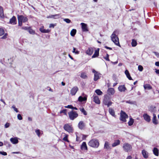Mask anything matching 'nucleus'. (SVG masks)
<instances>
[{"mask_svg": "<svg viewBox=\"0 0 159 159\" xmlns=\"http://www.w3.org/2000/svg\"><path fill=\"white\" fill-rule=\"evenodd\" d=\"M93 101L96 103L99 104L100 103V101L98 98V97L97 96H95L94 97Z\"/></svg>", "mask_w": 159, "mask_h": 159, "instance_id": "4be33fe9", "label": "nucleus"}, {"mask_svg": "<svg viewBox=\"0 0 159 159\" xmlns=\"http://www.w3.org/2000/svg\"><path fill=\"white\" fill-rule=\"evenodd\" d=\"M72 106L71 105H68L67 106H65V108H68L71 109V107H72Z\"/></svg>", "mask_w": 159, "mask_h": 159, "instance_id": "0e129e2a", "label": "nucleus"}, {"mask_svg": "<svg viewBox=\"0 0 159 159\" xmlns=\"http://www.w3.org/2000/svg\"><path fill=\"white\" fill-rule=\"evenodd\" d=\"M66 109H63L62 110H61L60 111V113H64L65 114H66Z\"/></svg>", "mask_w": 159, "mask_h": 159, "instance_id": "864d4df0", "label": "nucleus"}, {"mask_svg": "<svg viewBox=\"0 0 159 159\" xmlns=\"http://www.w3.org/2000/svg\"><path fill=\"white\" fill-rule=\"evenodd\" d=\"M17 118L20 120H22V117L20 114H18L17 116Z\"/></svg>", "mask_w": 159, "mask_h": 159, "instance_id": "3c124183", "label": "nucleus"}, {"mask_svg": "<svg viewBox=\"0 0 159 159\" xmlns=\"http://www.w3.org/2000/svg\"><path fill=\"white\" fill-rule=\"evenodd\" d=\"M10 141L13 144H17L19 142L18 138L16 137L11 138L10 139Z\"/></svg>", "mask_w": 159, "mask_h": 159, "instance_id": "9d476101", "label": "nucleus"}, {"mask_svg": "<svg viewBox=\"0 0 159 159\" xmlns=\"http://www.w3.org/2000/svg\"><path fill=\"white\" fill-rule=\"evenodd\" d=\"M0 17L1 18H4L3 8L0 6Z\"/></svg>", "mask_w": 159, "mask_h": 159, "instance_id": "aec40b11", "label": "nucleus"}, {"mask_svg": "<svg viewBox=\"0 0 159 159\" xmlns=\"http://www.w3.org/2000/svg\"><path fill=\"white\" fill-rule=\"evenodd\" d=\"M126 102L131 104H134L135 103V102L131 101L130 100H128L126 101Z\"/></svg>", "mask_w": 159, "mask_h": 159, "instance_id": "c03bdc74", "label": "nucleus"}, {"mask_svg": "<svg viewBox=\"0 0 159 159\" xmlns=\"http://www.w3.org/2000/svg\"><path fill=\"white\" fill-rule=\"evenodd\" d=\"M35 133H36L37 135L39 136H40V130L39 129H37L35 131Z\"/></svg>", "mask_w": 159, "mask_h": 159, "instance_id": "8fccbe9b", "label": "nucleus"}, {"mask_svg": "<svg viewBox=\"0 0 159 159\" xmlns=\"http://www.w3.org/2000/svg\"><path fill=\"white\" fill-rule=\"evenodd\" d=\"M76 32V29H73L70 32V35L73 37H74L75 34Z\"/></svg>", "mask_w": 159, "mask_h": 159, "instance_id": "2f4dec72", "label": "nucleus"}, {"mask_svg": "<svg viewBox=\"0 0 159 159\" xmlns=\"http://www.w3.org/2000/svg\"><path fill=\"white\" fill-rule=\"evenodd\" d=\"M12 108L14 109L15 111L16 112H19L18 110L17 109L16 107L14 105H13L12 106Z\"/></svg>", "mask_w": 159, "mask_h": 159, "instance_id": "de8ad7c7", "label": "nucleus"}, {"mask_svg": "<svg viewBox=\"0 0 159 159\" xmlns=\"http://www.w3.org/2000/svg\"><path fill=\"white\" fill-rule=\"evenodd\" d=\"M125 74L126 75L127 78L130 80H132V79L131 77L130 74L129 73L128 70H126L125 71Z\"/></svg>", "mask_w": 159, "mask_h": 159, "instance_id": "5701e85b", "label": "nucleus"}, {"mask_svg": "<svg viewBox=\"0 0 159 159\" xmlns=\"http://www.w3.org/2000/svg\"><path fill=\"white\" fill-rule=\"evenodd\" d=\"M85 125L83 121H80L78 125L79 128L81 129H83L85 127Z\"/></svg>", "mask_w": 159, "mask_h": 159, "instance_id": "f8f14e48", "label": "nucleus"}, {"mask_svg": "<svg viewBox=\"0 0 159 159\" xmlns=\"http://www.w3.org/2000/svg\"><path fill=\"white\" fill-rule=\"evenodd\" d=\"M149 110L151 112H155L156 111L155 106H151L149 108Z\"/></svg>", "mask_w": 159, "mask_h": 159, "instance_id": "7c9ffc66", "label": "nucleus"}, {"mask_svg": "<svg viewBox=\"0 0 159 159\" xmlns=\"http://www.w3.org/2000/svg\"><path fill=\"white\" fill-rule=\"evenodd\" d=\"M134 122V120L133 119L131 118H130V119L129 121L128 122V123L129 125V126L132 125L133 124Z\"/></svg>", "mask_w": 159, "mask_h": 159, "instance_id": "e433bc0d", "label": "nucleus"}, {"mask_svg": "<svg viewBox=\"0 0 159 159\" xmlns=\"http://www.w3.org/2000/svg\"><path fill=\"white\" fill-rule=\"evenodd\" d=\"M142 154L144 158H147L148 157V152L145 150H142Z\"/></svg>", "mask_w": 159, "mask_h": 159, "instance_id": "393cba45", "label": "nucleus"}, {"mask_svg": "<svg viewBox=\"0 0 159 159\" xmlns=\"http://www.w3.org/2000/svg\"><path fill=\"white\" fill-rule=\"evenodd\" d=\"M0 154L3 155L4 156H6L7 155V153L4 151H0Z\"/></svg>", "mask_w": 159, "mask_h": 159, "instance_id": "5fc2aeb1", "label": "nucleus"}, {"mask_svg": "<svg viewBox=\"0 0 159 159\" xmlns=\"http://www.w3.org/2000/svg\"><path fill=\"white\" fill-rule=\"evenodd\" d=\"M30 28V27H22V29L25 30H27L28 31V30H29Z\"/></svg>", "mask_w": 159, "mask_h": 159, "instance_id": "052dcab7", "label": "nucleus"}, {"mask_svg": "<svg viewBox=\"0 0 159 159\" xmlns=\"http://www.w3.org/2000/svg\"><path fill=\"white\" fill-rule=\"evenodd\" d=\"M123 148L124 150L126 152L130 151L132 148L131 145L127 143H124Z\"/></svg>", "mask_w": 159, "mask_h": 159, "instance_id": "423d86ee", "label": "nucleus"}, {"mask_svg": "<svg viewBox=\"0 0 159 159\" xmlns=\"http://www.w3.org/2000/svg\"><path fill=\"white\" fill-rule=\"evenodd\" d=\"M153 52L155 54L156 56L159 57V53L158 52Z\"/></svg>", "mask_w": 159, "mask_h": 159, "instance_id": "e2e57ef3", "label": "nucleus"}, {"mask_svg": "<svg viewBox=\"0 0 159 159\" xmlns=\"http://www.w3.org/2000/svg\"><path fill=\"white\" fill-rule=\"evenodd\" d=\"M7 33H5L4 34V35L1 37V39H6L7 37Z\"/></svg>", "mask_w": 159, "mask_h": 159, "instance_id": "6e6d98bb", "label": "nucleus"}, {"mask_svg": "<svg viewBox=\"0 0 159 159\" xmlns=\"http://www.w3.org/2000/svg\"><path fill=\"white\" fill-rule=\"evenodd\" d=\"M153 154L156 156H158L159 155V150L156 148H153Z\"/></svg>", "mask_w": 159, "mask_h": 159, "instance_id": "b1692460", "label": "nucleus"}, {"mask_svg": "<svg viewBox=\"0 0 159 159\" xmlns=\"http://www.w3.org/2000/svg\"><path fill=\"white\" fill-rule=\"evenodd\" d=\"M104 148H106V149H108L110 148V147L109 146V144L107 141H106L105 142L104 146Z\"/></svg>", "mask_w": 159, "mask_h": 159, "instance_id": "72a5a7b5", "label": "nucleus"}, {"mask_svg": "<svg viewBox=\"0 0 159 159\" xmlns=\"http://www.w3.org/2000/svg\"><path fill=\"white\" fill-rule=\"evenodd\" d=\"M10 126V124L9 123H7L5 125V128H8Z\"/></svg>", "mask_w": 159, "mask_h": 159, "instance_id": "680f3d73", "label": "nucleus"}, {"mask_svg": "<svg viewBox=\"0 0 159 159\" xmlns=\"http://www.w3.org/2000/svg\"><path fill=\"white\" fill-rule=\"evenodd\" d=\"M128 116L122 111H121L120 114V120L124 122L126 121V118H128Z\"/></svg>", "mask_w": 159, "mask_h": 159, "instance_id": "39448f33", "label": "nucleus"}, {"mask_svg": "<svg viewBox=\"0 0 159 159\" xmlns=\"http://www.w3.org/2000/svg\"><path fill=\"white\" fill-rule=\"evenodd\" d=\"M144 88L145 89H148V90H150L152 89V87L150 86V85L146 84L144 85L143 86Z\"/></svg>", "mask_w": 159, "mask_h": 159, "instance_id": "c756f323", "label": "nucleus"}, {"mask_svg": "<svg viewBox=\"0 0 159 159\" xmlns=\"http://www.w3.org/2000/svg\"><path fill=\"white\" fill-rule=\"evenodd\" d=\"M56 25L53 24H50L49 26V27L50 28H54V26Z\"/></svg>", "mask_w": 159, "mask_h": 159, "instance_id": "13d9d810", "label": "nucleus"}, {"mask_svg": "<svg viewBox=\"0 0 159 159\" xmlns=\"http://www.w3.org/2000/svg\"><path fill=\"white\" fill-rule=\"evenodd\" d=\"M4 30L3 29L0 28V36L3 35L4 34Z\"/></svg>", "mask_w": 159, "mask_h": 159, "instance_id": "37998d69", "label": "nucleus"}, {"mask_svg": "<svg viewBox=\"0 0 159 159\" xmlns=\"http://www.w3.org/2000/svg\"><path fill=\"white\" fill-rule=\"evenodd\" d=\"M112 103V102H111L110 101H109L106 105H107V107H108L110 106L111 105Z\"/></svg>", "mask_w": 159, "mask_h": 159, "instance_id": "bf43d9fd", "label": "nucleus"}, {"mask_svg": "<svg viewBox=\"0 0 159 159\" xmlns=\"http://www.w3.org/2000/svg\"><path fill=\"white\" fill-rule=\"evenodd\" d=\"M137 45V42L136 40L135 39H133L132 40L131 42V45L133 47H134L136 46Z\"/></svg>", "mask_w": 159, "mask_h": 159, "instance_id": "473e14b6", "label": "nucleus"}, {"mask_svg": "<svg viewBox=\"0 0 159 159\" xmlns=\"http://www.w3.org/2000/svg\"><path fill=\"white\" fill-rule=\"evenodd\" d=\"M101 74L99 73L98 72V73H96L94 74V80L95 81H97L100 78V77H101Z\"/></svg>", "mask_w": 159, "mask_h": 159, "instance_id": "2eb2a0df", "label": "nucleus"}, {"mask_svg": "<svg viewBox=\"0 0 159 159\" xmlns=\"http://www.w3.org/2000/svg\"><path fill=\"white\" fill-rule=\"evenodd\" d=\"M78 90V88L77 87H74L70 90V94L72 95H75Z\"/></svg>", "mask_w": 159, "mask_h": 159, "instance_id": "1a4fd4ad", "label": "nucleus"}, {"mask_svg": "<svg viewBox=\"0 0 159 159\" xmlns=\"http://www.w3.org/2000/svg\"><path fill=\"white\" fill-rule=\"evenodd\" d=\"M28 18L26 17H24L22 22H25L28 20Z\"/></svg>", "mask_w": 159, "mask_h": 159, "instance_id": "4d7b16f0", "label": "nucleus"}, {"mask_svg": "<svg viewBox=\"0 0 159 159\" xmlns=\"http://www.w3.org/2000/svg\"><path fill=\"white\" fill-rule=\"evenodd\" d=\"M93 52V49L92 48H89L86 51V53L89 55L92 54Z\"/></svg>", "mask_w": 159, "mask_h": 159, "instance_id": "ddd939ff", "label": "nucleus"}, {"mask_svg": "<svg viewBox=\"0 0 159 159\" xmlns=\"http://www.w3.org/2000/svg\"><path fill=\"white\" fill-rule=\"evenodd\" d=\"M88 145L90 147L97 148L99 146V143L97 139H92L89 142Z\"/></svg>", "mask_w": 159, "mask_h": 159, "instance_id": "f03ea898", "label": "nucleus"}, {"mask_svg": "<svg viewBox=\"0 0 159 159\" xmlns=\"http://www.w3.org/2000/svg\"><path fill=\"white\" fill-rule=\"evenodd\" d=\"M22 21H18V24L19 25L21 26L22 25Z\"/></svg>", "mask_w": 159, "mask_h": 159, "instance_id": "774afa93", "label": "nucleus"}, {"mask_svg": "<svg viewBox=\"0 0 159 159\" xmlns=\"http://www.w3.org/2000/svg\"><path fill=\"white\" fill-rule=\"evenodd\" d=\"M68 115L70 119L71 120H74L78 116V115L77 112L73 110L68 112Z\"/></svg>", "mask_w": 159, "mask_h": 159, "instance_id": "7ed1b4c3", "label": "nucleus"}, {"mask_svg": "<svg viewBox=\"0 0 159 159\" xmlns=\"http://www.w3.org/2000/svg\"><path fill=\"white\" fill-rule=\"evenodd\" d=\"M155 65L156 66H159V61H157L155 63Z\"/></svg>", "mask_w": 159, "mask_h": 159, "instance_id": "338daca9", "label": "nucleus"}, {"mask_svg": "<svg viewBox=\"0 0 159 159\" xmlns=\"http://www.w3.org/2000/svg\"><path fill=\"white\" fill-rule=\"evenodd\" d=\"M152 122L155 125H157L158 124V122H157V120L156 119V115L155 114H153Z\"/></svg>", "mask_w": 159, "mask_h": 159, "instance_id": "a878e982", "label": "nucleus"}, {"mask_svg": "<svg viewBox=\"0 0 159 159\" xmlns=\"http://www.w3.org/2000/svg\"><path fill=\"white\" fill-rule=\"evenodd\" d=\"M109 101L107 100V98H105L103 101V103L106 105Z\"/></svg>", "mask_w": 159, "mask_h": 159, "instance_id": "a18cd8bd", "label": "nucleus"}, {"mask_svg": "<svg viewBox=\"0 0 159 159\" xmlns=\"http://www.w3.org/2000/svg\"><path fill=\"white\" fill-rule=\"evenodd\" d=\"M9 23L12 25H16V18L15 16H13L10 19Z\"/></svg>", "mask_w": 159, "mask_h": 159, "instance_id": "4468645a", "label": "nucleus"}, {"mask_svg": "<svg viewBox=\"0 0 159 159\" xmlns=\"http://www.w3.org/2000/svg\"><path fill=\"white\" fill-rule=\"evenodd\" d=\"M80 77L83 79H86L87 78L86 73H82L81 74Z\"/></svg>", "mask_w": 159, "mask_h": 159, "instance_id": "4c0bfd02", "label": "nucleus"}, {"mask_svg": "<svg viewBox=\"0 0 159 159\" xmlns=\"http://www.w3.org/2000/svg\"><path fill=\"white\" fill-rule=\"evenodd\" d=\"M61 17V14H56L55 15H51L47 17L48 18H52L54 19H58Z\"/></svg>", "mask_w": 159, "mask_h": 159, "instance_id": "9b49d317", "label": "nucleus"}, {"mask_svg": "<svg viewBox=\"0 0 159 159\" xmlns=\"http://www.w3.org/2000/svg\"><path fill=\"white\" fill-rule=\"evenodd\" d=\"M107 93L109 95H113L115 93L114 89L112 88L108 89L107 90Z\"/></svg>", "mask_w": 159, "mask_h": 159, "instance_id": "6ab92c4d", "label": "nucleus"}, {"mask_svg": "<svg viewBox=\"0 0 159 159\" xmlns=\"http://www.w3.org/2000/svg\"><path fill=\"white\" fill-rule=\"evenodd\" d=\"M87 97H82L81 96H80L78 99V100L80 102L85 101L87 100Z\"/></svg>", "mask_w": 159, "mask_h": 159, "instance_id": "bb28decb", "label": "nucleus"}, {"mask_svg": "<svg viewBox=\"0 0 159 159\" xmlns=\"http://www.w3.org/2000/svg\"><path fill=\"white\" fill-rule=\"evenodd\" d=\"M80 111L83 113V114L84 115H87V113L86 111L84 109V108H80Z\"/></svg>", "mask_w": 159, "mask_h": 159, "instance_id": "a19ab883", "label": "nucleus"}, {"mask_svg": "<svg viewBox=\"0 0 159 159\" xmlns=\"http://www.w3.org/2000/svg\"><path fill=\"white\" fill-rule=\"evenodd\" d=\"M119 31L117 30L114 31L111 36V40L116 45L120 47L119 42V38L117 34H118Z\"/></svg>", "mask_w": 159, "mask_h": 159, "instance_id": "f257e3e1", "label": "nucleus"}, {"mask_svg": "<svg viewBox=\"0 0 159 159\" xmlns=\"http://www.w3.org/2000/svg\"><path fill=\"white\" fill-rule=\"evenodd\" d=\"M118 89L120 92H124L126 90V87L124 85L119 86L118 88Z\"/></svg>", "mask_w": 159, "mask_h": 159, "instance_id": "dca6fc26", "label": "nucleus"}, {"mask_svg": "<svg viewBox=\"0 0 159 159\" xmlns=\"http://www.w3.org/2000/svg\"><path fill=\"white\" fill-rule=\"evenodd\" d=\"M105 48L107 49H108L110 50H112V48H110V47H108L107 46H105Z\"/></svg>", "mask_w": 159, "mask_h": 159, "instance_id": "69168bd1", "label": "nucleus"}, {"mask_svg": "<svg viewBox=\"0 0 159 159\" xmlns=\"http://www.w3.org/2000/svg\"><path fill=\"white\" fill-rule=\"evenodd\" d=\"M95 92L99 95H101L102 94V92L99 89H96L95 91Z\"/></svg>", "mask_w": 159, "mask_h": 159, "instance_id": "f704fd0d", "label": "nucleus"}, {"mask_svg": "<svg viewBox=\"0 0 159 159\" xmlns=\"http://www.w3.org/2000/svg\"><path fill=\"white\" fill-rule=\"evenodd\" d=\"M81 150H88L87 147L85 142H83L81 146Z\"/></svg>", "mask_w": 159, "mask_h": 159, "instance_id": "f3484780", "label": "nucleus"}, {"mask_svg": "<svg viewBox=\"0 0 159 159\" xmlns=\"http://www.w3.org/2000/svg\"><path fill=\"white\" fill-rule=\"evenodd\" d=\"M63 20L67 23H70L71 22V20L69 19H64Z\"/></svg>", "mask_w": 159, "mask_h": 159, "instance_id": "49530a36", "label": "nucleus"}, {"mask_svg": "<svg viewBox=\"0 0 159 159\" xmlns=\"http://www.w3.org/2000/svg\"><path fill=\"white\" fill-rule=\"evenodd\" d=\"M120 141L119 140H116L112 144V146L115 147L119 145L120 143Z\"/></svg>", "mask_w": 159, "mask_h": 159, "instance_id": "c85d7f7f", "label": "nucleus"}, {"mask_svg": "<svg viewBox=\"0 0 159 159\" xmlns=\"http://www.w3.org/2000/svg\"><path fill=\"white\" fill-rule=\"evenodd\" d=\"M39 30L42 33H48L50 31V30L49 29L46 30L43 28V27L39 29Z\"/></svg>", "mask_w": 159, "mask_h": 159, "instance_id": "412c9836", "label": "nucleus"}, {"mask_svg": "<svg viewBox=\"0 0 159 159\" xmlns=\"http://www.w3.org/2000/svg\"><path fill=\"white\" fill-rule=\"evenodd\" d=\"M24 17L22 15H18V21H22Z\"/></svg>", "mask_w": 159, "mask_h": 159, "instance_id": "c9c22d12", "label": "nucleus"}, {"mask_svg": "<svg viewBox=\"0 0 159 159\" xmlns=\"http://www.w3.org/2000/svg\"><path fill=\"white\" fill-rule=\"evenodd\" d=\"M28 31H29V33L31 34H35V31L33 30L30 28Z\"/></svg>", "mask_w": 159, "mask_h": 159, "instance_id": "58836bf2", "label": "nucleus"}, {"mask_svg": "<svg viewBox=\"0 0 159 159\" xmlns=\"http://www.w3.org/2000/svg\"><path fill=\"white\" fill-rule=\"evenodd\" d=\"M109 55L107 54L106 55V57H104V59H105L106 61H110V60L109 58Z\"/></svg>", "mask_w": 159, "mask_h": 159, "instance_id": "09e8293b", "label": "nucleus"}, {"mask_svg": "<svg viewBox=\"0 0 159 159\" xmlns=\"http://www.w3.org/2000/svg\"><path fill=\"white\" fill-rule=\"evenodd\" d=\"M64 129L69 133H71L73 132V129L72 125L70 124H65L64 126Z\"/></svg>", "mask_w": 159, "mask_h": 159, "instance_id": "20e7f679", "label": "nucleus"}, {"mask_svg": "<svg viewBox=\"0 0 159 159\" xmlns=\"http://www.w3.org/2000/svg\"><path fill=\"white\" fill-rule=\"evenodd\" d=\"M109 112L110 114L112 115V116L115 117V112L114 110L112 109L111 108H110L109 109Z\"/></svg>", "mask_w": 159, "mask_h": 159, "instance_id": "cd10ccee", "label": "nucleus"}, {"mask_svg": "<svg viewBox=\"0 0 159 159\" xmlns=\"http://www.w3.org/2000/svg\"><path fill=\"white\" fill-rule=\"evenodd\" d=\"M65 134V136L63 138V140L65 141L69 142V140L68 139V135L66 134Z\"/></svg>", "mask_w": 159, "mask_h": 159, "instance_id": "79ce46f5", "label": "nucleus"}, {"mask_svg": "<svg viewBox=\"0 0 159 159\" xmlns=\"http://www.w3.org/2000/svg\"><path fill=\"white\" fill-rule=\"evenodd\" d=\"M143 116L144 119L148 122H149L151 120L150 116L147 113L143 114Z\"/></svg>", "mask_w": 159, "mask_h": 159, "instance_id": "0eeeda50", "label": "nucleus"}, {"mask_svg": "<svg viewBox=\"0 0 159 159\" xmlns=\"http://www.w3.org/2000/svg\"><path fill=\"white\" fill-rule=\"evenodd\" d=\"M99 49L98 48L95 51L92 57V58H94L98 57L99 56Z\"/></svg>", "mask_w": 159, "mask_h": 159, "instance_id": "a211bd4d", "label": "nucleus"}, {"mask_svg": "<svg viewBox=\"0 0 159 159\" xmlns=\"http://www.w3.org/2000/svg\"><path fill=\"white\" fill-rule=\"evenodd\" d=\"M80 24L81 25L82 30L83 32H87L88 31L87 25L86 24L81 23Z\"/></svg>", "mask_w": 159, "mask_h": 159, "instance_id": "6e6552de", "label": "nucleus"}, {"mask_svg": "<svg viewBox=\"0 0 159 159\" xmlns=\"http://www.w3.org/2000/svg\"><path fill=\"white\" fill-rule=\"evenodd\" d=\"M138 69L140 71H142L143 69V68L142 66L139 65L138 66Z\"/></svg>", "mask_w": 159, "mask_h": 159, "instance_id": "603ef678", "label": "nucleus"}, {"mask_svg": "<svg viewBox=\"0 0 159 159\" xmlns=\"http://www.w3.org/2000/svg\"><path fill=\"white\" fill-rule=\"evenodd\" d=\"M72 52L73 53H75L76 54H78L80 53L79 51L78 50H76V48H73Z\"/></svg>", "mask_w": 159, "mask_h": 159, "instance_id": "ea45409f", "label": "nucleus"}]
</instances>
